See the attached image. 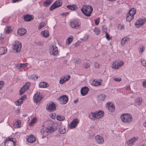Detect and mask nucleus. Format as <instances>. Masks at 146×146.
Returning <instances> with one entry per match:
<instances>
[{
    "mask_svg": "<svg viewBox=\"0 0 146 146\" xmlns=\"http://www.w3.org/2000/svg\"><path fill=\"white\" fill-rule=\"evenodd\" d=\"M45 25V24L43 22L41 23L39 26V29L41 28Z\"/></svg>",
    "mask_w": 146,
    "mask_h": 146,
    "instance_id": "nucleus-49",
    "label": "nucleus"
},
{
    "mask_svg": "<svg viewBox=\"0 0 146 146\" xmlns=\"http://www.w3.org/2000/svg\"><path fill=\"white\" fill-rule=\"evenodd\" d=\"M96 114L98 119L103 117L104 113L103 111L100 110L98 111H96Z\"/></svg>",
    "mask_w": 146,
    "mask_h": 146,
    "instance_id": "nucleus-23",
    "label": "nucleus"
},
{
    "mask_svg": "<svg viewBox=\"0 0 146 146\" xmlns=\"http://www.w3.org/2000/svg\"><path fill=\"white\" fill-rule=\"evenodd\" d=\"M143 85L144 87H146V81H143Z\"/></svg>",
    "mask_w": 146,
    "mask_h": 146,
    "instance_id": "nucleus-61",
    "label": "nucleus"
},
{
    "mask_svg": "<svg viewBox=\"0 0 146 146\" xmlns=\"http://www.w3.org/2000/svg\"><path fill=\"white\" fill-rule=\"evenodd\" d=\"M21 47V42L17 41H15L13 45V49L16 50V52H18L20 51Z\"/></svg>",
    "mask_w": 146,
    "mask_h": 146,
    "instance_id": "nucleus-8",
    "label": "nucleus"
},
{
    "mask_svg": "<svg viewBox=\"0 0 146 146\" xmlns=\"http://www.w3.org/2000/svg\"><path fill=\"white\" fill-rule=\"evenodd\" d=\"M35 44L37 46H41L43 45L42 42L38 41L35 42Z\"/></svg>",
    "mask_w": 146,
    "mask_h": 146,
    "instance_id": "nucleus-46",
    "label": "nucleus"
},
{
    "mask_svg": "<svg viewBox=\"0 0 146 146\" xmlns=\"http://www.w3.org/2000/svg\"><path fill=\"white\" fill-rule=\"evenodd\" d=\"M95 33L97 35H99L100 33V31L99 29L97 28H95L94 30Z\"/></svg>",
    "mask_w": 146,
    "mask_h": 146,
    "instance_id": "nucleus-43",
    "label": "nucleus"
},
{
    "mask_svg": "<svg viewBox=\"0 0 146 146\" xmlns=\"http://www.w3.org/2000/svg\"><path fill=\"white\" fill-rule=\"evenodd\" d=\"M47 127L45 129V131L47 133H51L55 131L59 128L58 131L61 134L64 133L66 132V130L63 127H60L59 125L57 123H54L51 121H47Z\"/></svg>",
    "mask_w": 146,
    "mask_h": 146,
    "instance_id": "nucleus-1",
    "label": "nucleus"
},
{
    "mask_svg": "<svg viewBox=\"0 0 146 146\" xmlns=\"http://www.w3.org/2000/svg\"><path fill=\"white\" fill-rule=\"evenodd\" d=\"M92 7L89 5H84L82 7L81 10L86 16L89 17L93 11Z\"/></svg>",
    "mask_w": 146,
    "mask_h": 146,
    "instance_id": "nucleus-2",
    "label": "nucleus"
},
{
    "mask_svg": "<svg viewBox=\"0 0 146 146\" xmlns=\"http://www.w3.org/2000/svg\"><path fill=\"white\" fill-rule=\"evenodd\" d=\"M79 121L77 119H74L70 124V128L72 129L75 127L79 123Z\"/></svg>",
    "mask_w": 146,
    "mask_h": 146,
    "instance_id": "nucleus-15",
    "label": "nucleus"
},
{
    "mask_svg": "<svg viewBox=\"0 0 146 146\" xmlns=\"http://www.w3.org/2000/svg\"><path fill=\"white\" fill-rule=\"evenodd\" d=\"M100 66V64H98L97 62H96L94 63V67L95 68H98Z\"/></svg>",
    "mask_w": 146,
    "mask_h": 146,
    "instance_id": "nucleus-50",
    "label": "nucleus"
},
{
    "mask_svg": "<svg viewBox=\"0 0 146 146\" xmlns=\"http://www.w3.org/2000/svg\"><path fill=\"white\" fill-rule=\"evenodd\" d=\"M51 2V0H47L46 1L43 3V5L44 6H48L50 4Z\"/></svg>",
    "mask_w": 146,
    "mask_h": 146,
    "instance_id": "nucleus-33",
    "label": "nucleus"
},
{
    "mask_svg": "<svg viewBox=\"0 0 146 146\" xmlns=\"http://www.w3.org/2000/svg\"><path fill=\"white\" fill-rule=\"evenodd\" d=\"M141 62L143 66H146V61L145 60H141Z\"/></svg>",
    "mask_w": 146,
    "mask_h": 146,
    "instance_id": "nucleus-54",
    "label": "nucleus"
},
{
    "mask_svg": "<svg viewBox=\"0 0 146 146\" xmlns=\"http://www.w3.org/2000/svg\"><path fill=\"white\" fill-rule=\"evenodd\" d=\"M43 98L42 96L39 94L35 93L33 97L34 101L35 103H37Z\"/></svg>",
    "mask_w": 146,
    "mask_h": 146,
    "instance_id": "nucleus-12",
    "label": "nucleus"
},
{
    "mask_svg": "<svg viewBox=\"0 0 146 146\" xmlns=\"http://www.w3.org/2000/svg\"><path fill=\"white\" fill-rule=\"evenodd\" d=\"M46 110L49 111H53L56 110V108L55 104L53 103L49 104V105H47L46 107Z\"/></svg>",
    "mask_w": 146,
    "mask_h": 146,
    "instance_id": "nucleus-14",
    "label": "nucleus"
},
{
    "mask_svg": "<svg viewBox=\"0 0 146 146\" xmlns=\"http://www.w3.org/2000/svg\"><path fill=\"white\" fill-rule=\"evenodd\" d=\"M90 62L89 61L85 62L83 64V66L85 69L88 68L90 66Z\"/></svg>",
    "mask_w": 146,
    "mask_h": 146,
    "instance_id": "nucleus-32",
    "label": "nucleus"
},
{
    "mask_svg": "<svg viewBox=\"0 0 146 146\" xmlns=\"http://www.w3.org/2000/svg\"><path fill=\"white\" fill-rule=\"evenodd\" d=\"M47 84L45 82H40L39 84V86L41 88H44L47 87Z\"/></svg>",
    "mask_w": 146,
    "mask_h": 146,
    "instance_id": "nucleus-30",
    "label": "nucleus"
},
{
    "mask_svg": "<svg viewBox=\"0 0 146 146\" xmlns=\"http://www.w3.org/2000/svg\"><path fill=\"white\" fill-rule=\"evenodd\" d=\"M96 111L95 112H91L88 115V117L92 120L94 121L98 119Z\"/></svg>",
    "mask_w": 146,
    "mask_h": 146,
    "instance_id": "nucleus-16",
    "label": "nucleus"
},
{
    "mask_svg": "<svg viewBox=\"0 0 146 146\" xmlns=\"http://www.w3.org/2000/svg\"><path fill=\"white\" fill-rule=\"evenodd\" d=\"M26 90H25V89L22 87L20 90L19 94L20 95L23 94Z\"/></svg>",
    "mask_w": 146,
    "mask_h": 146,
    "instance_id": "nucleus-40",
    "label": "nucleus"
},
{
    "mask_svg": "<svg viewBox=\"0 0 146 146\" xmlns=\"http://www.w3.org/2000/svg\"><path fill=\"white\" fill-rule=\"evenodd\" d=\"M17 103L16 104L17 105L19 106L22 104L23 102L21 101V100L19 99L17 100Z\"/></svg>",
    "mask_w": 146,
    "mask_h": 146,
    "instance_id": "nucleus-51",
    "label": "nucleus"
},
{
    "mask_svg": "<svg viewBox=\"0 0 146 146\" xmlns=\"http://www.w3.org/2000/svg\"><path fill=\"white\" fill-rule=\"evenodd\" d=\"M129 39L128 37H124L121 41V43L122 45L124 46L126 42H128L129 41Z\"/></svg>",
    "mask_w": 146,
    "mask_h": 146,
    "instance_id": "nucleus-24",
    "label": "nucleus"
},
{
    "mask_svg": "<svg viewBox=\"0 0 146 146\" xmlns=\"http://www.w3.org/2000/svg\"><path fill=\"white\" fill-rule=\"evenodd\" d=\"M70 26L72 28L76 29L79 28L80 27L81 23L79 20L75 19L70 22Z\"/></svg>",
    "mask_w": 146,
    "mask_h": 146,
    "instance_id": "nucleus-5",
    "label": "nucleus"
},
{
    "mask_svg": "<svg viewBox=\"0 0 146 146\" xmlns=\"http://www.w3.org/2000/svg\"><path fill=\"white\" fill-rule=\"evenodd\" d=\"M74 61L75 63H76L77 64H78L81 62V60L80 59L78 58H76V59H74Z\"/></svg>",
    "mask_w": 146,
    "mask_h": 146,
    "instance_id": "nucleus-45",
    "label": "nucleus"
},
{
    "mask_svg": "<svg viewBox=\"0 0 146 146\" xmlns=\"http://www.w3.org/2000/svg\"><path fill=\"white\" fill-rule=\"evenodd\" d=\"M16 139L10 137L7 138L5 142V146H15Z\"/></svg>",
    "mask_w": 146,
    "mask_h": 146,
    "instance_id": "nucleus-4",
    "label": "nucleus"
},
{
    "mask_svg": "<svg viewBox=\"0 0 146 146\" xmlns=\"http://www.w3.org/2000/svg\"><path fill=\"white\" fill-rule=\"evenodd\" d=\"M101 84V82H100L96 80H94L92 83V84H93L94 86H97L99 85H100Z\"/></svg>",
    "mask_w": 146,
    "mask_h": 146,
    "instance_id": "nucleus-38",
    "label": "nucleus"
},
{
    "mask_svg": "<svg viewBox=\"0 0 146 146\" xmlns=\"http://www.w3.org/2000/svg\"><path fill=\"white\" fill-rule=\"evenodd\" d=\"M144 50V47L143 46H141L139 48V50L140 51L142 52Z\"/></svg>",
    "mask_w": 146,
    "mask_h": 146,
    "instance_id": "nucleus-57",
    "label": "nucleus"
},
{
    "mask_svg": "<svg viewBox=\"0 0 146 146\" xmlns=\"http://www.w3.org/2000/svg\"><path fill=\"white\" fill-rule=\"evenodd\" d=\"M95 23L96 25H98L99 24V21L98 19H96L95 20Z\"/></svg>",
    "mask_w": 146,
    "mask_h": 146,
    "instance_id": "nucleus-59",
    "label": "nucleus"
},
{
    "mask_svg": "<svg viewBox=\"0 0 146 146\" xmlns=\"http://www.w3.org/2000/svg\"><path fill=\"white\" fill-rule=\"evenodd\" d=\"M4 82L3 81H0V90L1 89L3 86V85L4 84Z\"/></svg>",
    "mask_w": 146,
    "mask_h": 146,
    "instance_id": "nucleus-56",
    "label": "nucleus"
},
{
    "mask_svg": "<svg viewBox=\"0 0 146 146\" xmlns=\"http://www.w3.org/2000/svg\"><path fill=\"white\" fill-rule=\"evenodd\" d=\"M37 121L36 118V117H34L32 120L31 121V122L30 123V125H33Z\"/></svg>",
    "mask_w": 146,
    "mask_h": 146,
    "instance_id": "nucleus-42",
    "label": "nucleus"
},
{
    "mask_svg": "<svg viewBox=\"0 0 146 146\" xmlns=\"http://www.w3.org/2000/svg\"><path fill=\"white\" fill-rule=\"evenodd\" d=\"M50 52L51 54L53 56L57 55L58 53V49L57 47L54 45L50 47Z\"/></svg>",
    "mask_w": 146,
    "mask_h": 146,
    "instance_id": "nucleus-10",
    "label": "nucleus"
},
{
    "mask_svg": "<svg viewBox=\"0 0 146 146\" xmlns=\"http://www.w3.org/2000/svg\"><path fill=\"white\" fill-rule=\"evenodd\" d=\"M27 32L26 30L24 28L19 29L18 30V34L21 36H22L25 34Z\"/></svg>",
    "mask_w": 146,
    "mask_h": 146,
    "instance_id": "nucleus-21",
    "label": "nucleus"
},
{
    "mask_svg": "<svg viewBox=\"0 0 146 146\" xmlns=\"http://www.w3.org/2000/svg\"><path fill=\"white\" fill-rule=\"evenodd\" d=\"M94 134L89 135V137L90 139H92L94 137Z\"/></svg>",
    "mask_w": 146,
    "mask_h": 146,
    "instance_id": "nucleus-58",
    "label": "nucleus"
},
{
    "mask_svg": "<svg viewBox=\"0 0 146 146\" xmlns=\"http://www.w3.org/2000/svg\"><path fill=\"white\" fill-rule=\"evenodd\" d=\"M5 49L4 47L0 48V55L6 53V50L5 51Z\"/></svg>",
    "mask_w": 146,
    "mask_h": 146,
    "instance_id": "nucleus-34",
    "label": "nucleus"
},
{
    "mask_svg": "<svg viewBox=\"0 0 146 146\" xmlns=\"http://www.w3.org/2000/svg\"><path fill=\"white\" fill-rule=\"evenodd\" d=\"M120 118L122 121L125 123H129L131 122L132 120L131 115L129 113H124L120 116Z\"/></svg>",
    "mask_w": 146,
    "mask_h": 146,
    "instance_id": "nucleus-3",
    "label": "nucleus"
},
{
    "mask_svg": "<svg viewBox=\"0 0 146 146\" xmlns=\"http://www.w3.org/2000/svg\"><path fill=\"white\" fill-rule=\"evenodd\" d=\"M128 17L130 18V19L132 18V19H133L134 18V17L133 16H132L131 15H130V16H129V15Z\"/></svg>",
    "mask_w": 146,
    "mask_h": 146,
    "instance_id": "nucleus-62",
    "label": "nucleus"
},
{
    "mask_svg": "<svg viewBox=\"0 0 146 146\" xmlns=\"http://www.w3.org/2000/svg\"><path fill=\"white\" fill-rule=\"evenodd\" d=\"M30 86V83L29 82H27L26 84L22 87L24 89H25V90H27L29 88Z\"/></svg>",
    "mask_w": 146,
    "mask_h": 146,
    "instance_id": "nucleus-37",
    "label": "nucleus"
},
{
    "mask_svg": "<svg viewBox=\"0 0 146 146\" xmlns=\"http://www.w3.org/2000/svg\"><path fill=\"white\" fill-rule=\"evenodd\" d=\"M16 68L20 69L22 68L21 64H18L16 66Z\"/></svg>",
    "mask_w": 146,
    "mask_h": 146,
    "instance_id": "nucleus-53",
    "label": "nucleus"
},
{
    "mask_svg": "<svg viewBox=\"0 0 146 146\" xmlns=\"http://www.w3.org/2000/svg\"><path fill=\"white\" fill-rule=\"evenodd\" d=\"M24 19L25 21H31L33 19V16L29 15H26L24 16Z\"/></svg>",
    "mask_w": 146,
    "mask_h": 146,
    "instance_id": "nucleus-20",
    "label": "nucleus"
},
{
    "mask_svg": "<svg viewBox=\"0 0 146 146\" xmlns=\"http://www.w3.org/2000/svg\"><path fill=\"white\" fill-rule=\"evenodd\" d=\"M126 143L128 145H129V146H132L133 145V144L131 142V141H130V140H129V141H128L126 142Z\"/></svg>",
    "mask_w": 146,
    "mask_h": 146,
    "instance_id": "nucleus-55",
    "label": "nucleus"
},
{
    "mask_svg": "<svg viewBox=\"0 0 146 146\" xmlns=\"http://www.w3.org/2000/svg\"><path fill=\"white\" fill-rule=\"evenodd\" d=\"M145 23H146V19L143 17L138 20L135 23V24L136 27L139 28Z\"/></svg>",
    "mask_w": 146,
    "mask_h": 146,
    "instance_id": "nucleus-6",
    "label": "nucleus"
},
{
    "mask_svg": "<svg viewBox=\"0 0 146 146\" xmlns=\"http://www.w3.org/2000/svg\"><path fill=\"white\" fill-rule=\"evenodd\" d=\"M54 4H55V5L57 8L60 6L62 5V1L60 0H58L56 1Z\"/></svg>",
    "mask_w": 146,
    "mask_h": 146,
    "instance_id": "nucleus-29",
    "label": "nucleus"
},
{
    "mask_svg": "<svg viewBox=\"0 0 146 146\" xmlns=\"http://www.w3.org/2000/svg\"><path fill=\"white\" fill-rule=\"evenodd\" d=\"M61 104H66L68 101V98L66 95H63L60 96L58 99Z\"/></svg>",
    "mask_w": 146,
    "mask_h": 146,
    "instance_id": "nucleus-7",
    "label": "nucleus"
},
{
    "mask_svg": "<svg viewBox=\"0 0 146 146\" xmlns=\"http://www.w3.org/2000/svg\"><path fill=\"white\" fill-rule=\"evenodd\" d=\"M26 97V96L24 95L23 96H22L21 98L20 99L21 100V101L22 102V101Z\"/></svg>",
    "mask_w": 146,
    "mask_h": 146,
    "instance_id": "nucleus-60",
    "label": "nucleus"
},
{
    "mask_svg": "<svg viewBox=\"0 0 146 146\" xmlns=\"http://www.w3.org/2000/svg\"><path fill=\"white\" fill-rule=\"evenodd\" d=\"M113 80L114 81L117 82H120L121 80V78H113Z\"/></svg>",
    "mask_w": 146,
    "mask_h": 146,
    "instance_id": "nucleus-48",
    "label": "nucleus"
},
{
    "mask_svg": "<svg viewBox=\"0 0 146 146\" xmlns=\"http://www.w3.org/2000/svg\"><path fill=\"white\" fill-rule=\"evenodd\" d=\"M106 36V38L108 40L111 39V38L110 36V35L108 34L107 31L105 32Z\"/></svg>",
    "mask_w": 146,
    "mask_h": 146,
    "instance_id": "nucleus-47",
    "label": "nucleus"
},
{
    "mask_svg": "<svg viewBox=\"0 0 146 146\" xmlns=\"http://www.w3.org/2000/svg\"><path fill=\"white\" fill-rule=\"evenodd\" d=\"M56 119L58 120L62 121L64 119L65 117L61 115H57L56 116Z\"/></svg>",
    "mask_w": 146,
    "mask_h": 146,
    "instance_id": "nucleus-36",
    "label": "nucleus"
},
{
    "mask_svg": "<svg viewBox=\"0 0 146 146\" xmlns=\"http://www.w3.org/2000/svg\"><path fill=\"white\" fill-rule=\"evenodd\" d=\"M70 78V76L69 75L66 76V77L61 78L59 81V83L60 84H63L65 81L68 80Z\"/></svg>",
    "mask_w": 146,
    "mask_h": 146,
    "instance_id": "nucleus-22",
    "label": "nucleus"
},
{
    "mask_svg": "<svg viewBox=\"0 0 146 146\" xmlns=\"http://www.w3.org/2000/svg\"><path fill=\"white\" fill-rule=\"evenodd\" d=\"M13 28L12 27H7L5 29V31L6 33H9L11 32L12 31Z\"/></svg>",
    "mask_w": 146,
    "mask_h": 146,
    "instance_id": "nucleus-35",
    "label": "nucleus"
},
{
    "mask_svg": "<svg viewBox=\"0 0 146 146\" xmlns=\"http://www.w3.org/2000/svg\"><path fill=\"white\" fill-rule=\"evenodd\" d=\"M55 4L53 3L50 7L49 10L50 11H52L54 9L57 8Z\"/></svg>",
    "mask_w": 146,
    "mask_h": 146,
    "instance_id": "nucleus-44",
    "label": "nucleus"
},
{
    "mask_svg": "<svg viewBox=\"0 0 146 146\" xmlns=\"http://www.w3.org/2000/svg\"><path fill=\"white\" fill-rule=\"evenodd\" d=\"M106 106H108V109L110 112H113L114 111L115 106L112 103L108 102L106 103Z\"/></svg>",
    "mask_w": 146,
    "mask_h": 146,
    "instance_id": "nucleus-13",
    "label": "nucleus"
},
{
    "mask_svg": "<svg viewBox=\"0 0 146 146\" xmlns=\"http://www.w3.org/2000/svg\"><path fill=\"white\" fill-rule=\"evenodd\" d=\"M73 39V38L72 36L69 37L66 40V44L68 45H69L72 41Z\"/></svg>",
    "mask_w": 146,
    "mask_h": 146,
    "instance_id": "nucleus-31",
    "label": "nucleus"
},
{
    "mask_svg": "<svg viewBox=\"0 0 146 146\" xmlns=\"http://www.w3.org/2000/svg\"><path fill=\"white\" fill-rule=\"evenodd\" d=\"M123 64V62L121 61H115V62H113L111 67L115 69L119 68L120 66H122Z\"/></svg>",
    "mask_w": 146,
    "mask_h": 146,
    "instance_id": "nucleus-11",
    "label": "nucleus"
},
{
    "mask_svg": "<svg viewBox=\"0 0 146 146\" xmlns=\"http://www.w3.org/2000/svg\"><path fill=\"white\" fill-rule=\"evenodd\" d=\"M89 90V89L88 87L85 86L82 88L81 90V93L83 96L86 94Z\"/></svg>",
    "mask_w": 146,
    "mask_h": 146,
    "instance_id": "nucleus-19",
    "label": "nucleus"
},
{
    "mask_svg": "<svg viewBox=\"0 0 146 146\" xmlns=\"http://www.w3.org/2000/svg\"><path fill=\"white\" fill-rule=\"evenodd\" d=\"M67 7L70 10L73 11L75 10L77 8V7L76 5H68L67 6Z\"/></svg>",
    "mask_w": 146,
    "mask_h": 146,
    "instance_id": "nucleus-26",
    "label": "nucleus"
},
{
    "mask_svg": "<svg viewBox=\"0 0 146 146\" xmlns=\"http://www.w3.org/2000/svg\"><path fill=\"white\" fill-rule=\"evenodd\" d=\"M136 9L134 8H133V9H131L129 11L128 13L127 14L126 17V20L127 21H130L132 20V18L130 19V18H128V16L129 15L130 16V15H131L132 16H134V15L136 13Z\"/></svg>",
    "mask_w": 146,
    "mask_h": 146,
    "instance_id": "nucleus-9",
    "label": "nucleus"
},
{
    "mask_svg": "<svg viewBox=\"0 0 146 146\" xmlns=\"http://www.w3.org/2000/svg\"><path fill=\"white\" fill-rule=\"evenodd\" d=\"M21 125V121L20 120H17L15 122V127L17 128H19L20 127Z\"/></svg>",
    "mask_w": 146,
    "mask_h": 146,
    "instance_id": "nucleus-39",
    "label": "nucleus"
},
{
    "mask_svg": "<svg viewBox=\"0 0 146 146\" xmlns=\"http://www.w3.org/2000/svg\"><path fill=\"white\" fill-rule=\"evenodd\" d=\"M44 128H42L41 130V131H40V132L42 133H43L44 131Z\"/></svg>",
    "mask_w": 146,
    "mask_h": 146,
    "instance_id": "nucleus-64",
    "label": "nucleus"
},
{
    "mask_svg": "<svg viewBox=\"0 0 146 146\" xmlns=\"http://www.w3.org/2000/svg\"><path fill=\"white\" fill-rule=\"evenodd\" d=\"M27 140L29 143H33L36 140V138L33 135L31 134L27 138Z\"/></svg>",
    "mask_w": 146,
    "mask_h": 146,
    "instance_id": "nucleus-17",
    "label": "nucleus"
},
{
    "mask_svg": "<svg viewBox=\"0 0 146 146\" xmlns=\"http://www.w3.org/2000/svg\"><path fill=\"white\" fill-rule=\"evenodd\" d=\"M106 97V95L103 94H101L98 96V100L99 101H104Z\"/></svg>",
    "mask_w": 146,
    "mask_h": 146,
    "instance_id": "nucleus-28",
    "label": "nucleus"
},
{
    "mask_svg": "<svg viewBox=\"0 0 146 146\" xmlns=\"http://www.w3.org/2000/svg\"><path fill=\"white\" fill-rule=\"evenodd\" d=\"M38 78V76H36L35 74H33L31 75V78L34 80H36V79H37Z\"/></svg>",
    "mask_w": 146,
    "mask_h": 146,
    "instance_id": "nucleus-41",
    "label": "nucleus"
},
{
    "mask_svg": "<svg viewBox=\"0 0 146 146\" xmlns=\"http://www.w3.org/2000/svg\"><path fill=\"white\" fill-rule=\"evenodd\" d=\"M96 141L97 143L101 144L104 142V139L101 136L97 135L95 137Z\"/></svg>",
    "mask_w": 146,
    "mask_h": 146,
    "instance_id": "nucleus-18",
    "label": "nucleus"
},
{
    "mask_svg": "<svg viewBox=\"0 0 146 146\" xmlns=\"http://www.w3.org/2000/svg\"><path fill=\"white\" fill-rule=\"evenodd\" d=\"M41 34L42 36L45 37H48L49 33L48 31L45 30L44 31H42L41 32Z\"/></svg>",
    "mask_w": 146,
    "mask_h": 146,
    "instance_id": "nucleus-27",
    "label": "nucleus"
},
{
    "mask_svg": "<svg viewBox=\"0 0 146 146\" xmlns=\"http://www.w3.org/2000/svg\"><path fill=\"white\" fill-rule=\"evenodd\" d=\"M135 102L136 105H140L142 102V99L140 98L137 97L135 99Z\"/></svg>",
    "mask_w": 146,
    "mask_h": 146,
    "instance_id": "nucleus-25",
    "label": "nucleus"
},
{
    "mask_svg": "<svg viewBox=\"0 0 146 146\" xmlns=\"http://www.w3.org/2000/svg\"><path fill=\"white\" fill-rule=\"evenodd\" d=\"M21 65H22V68H23L24 67H25V64L24 63L21 64Z\"/></svg>",
    "mask_w": 146,
    "mask_h": 146,
    "instance_id": "nucleus-63",
    "label": "nucleus"
},
{
    "mask_svg": "<svg viewBox=\"0 0 146 146\" xmlns=\"http://www.w3.org/2000/svg\"><path fill=\"white\" fill-rule=\"evenodd\" d=\"M130 140V141H131L132 143L133 144V145L134 142L136 141L137 139L135 137H134L131 138Z\"/></svg>",
    "mask_w": 146,
    "mask_h": 146,
    "instance_id": "nucleus-52",
    "label": "nucleus"
}]
</instances>
